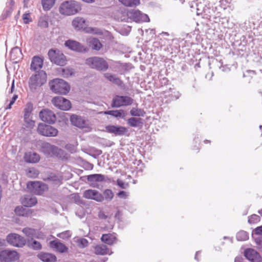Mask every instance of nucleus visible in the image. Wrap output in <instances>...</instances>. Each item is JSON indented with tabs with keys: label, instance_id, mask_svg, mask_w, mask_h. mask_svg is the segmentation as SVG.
<instances>
[{
	"label": "nucleus",
	"instance_id": "obj_8",
	"mask_svg": "<svg viewBox=\"0 0 262 262\" xmlns=\"http://www.w3.org/2000/svg\"><path fill=\"white\" fill-rule=\"evenodd\" d=\"M48 188L47 185L40 181H29L27 184V191L37 195H41Z\"/></svg>",
	"mask_w": 262,
	"mask_h": 262
},
{
	"label": "nucleus",
	"instance_id": "obj_60",
	"mask_svg": "<svg viewBox=\"0 0 262 262\" xmlns=\"http://www.w3.org/2000/svg\"><path fill=\"white\" fill-rule=\"evenodd\" d=\"M118 185L122 189H126L128 187V184L125 181H116Z\"/></svg>",
	"mask_w": 262,
	"mask_h": 262
},
{
	"label": "nucleus",
	"instance_id": "obj_43",
	"mask_svg": "<svg viewBox=\"0 0 262 262\" xmlns=\"http://www.w3.org/2000/svg\"><path fill=\"white\" fill-rule=\"evenodd\" d=\"M104 199L107 201L112 200L114 196V193L111 189H106L103 192V195H102Z\"/></svg>",
	"mask_w": 262,
	"mask_h": 262
},
{
	"label": "nucleus",
	"instance_id": "obj_15",
	"mask_svg": "<svg viewBox=\"0 0 262 262\" xmlns=\"http://www.w3.org/2000/svg\"><path fill=\"white\" fill-rule=\"evenodd\" d=\"M133 103V99L128 96H115L112 104V107H119L122 106L129 105Z\"/></svg>",
	"mask_w": 262,
	"mask_h": 262
},
{
	"label": "nucleus",
	"instance_id": "obj_25",
	"mask_svg": "<svg viewBox=\"0 0 262 262\" xmlns=\"http://www.w3.org/2000/svg\"><path fill=\"white\" fill-rule=\"evenodd\" d=\"M72 26L75 29L80 30L81 29H85L86 25L85 20L83 18L77 17L73 20Z\"/></svg>",
	"mask_w": 262,
	"mask_h": 262
},
{
	"label": "nucleus",
	"instance_id": "obj_59",
	"mask_svg": "<svg viewBox=\"0 0 262 262\" xmlns=\"http://www.w3.org/2000/svg\"><path fill=\"white\" fill-rule=\"evenodd\" d=\"M255 242L258 249L262 250V237H258L255 239Z\"/></svg>",
	"mask_w": 262,
	"mask_h": 262
},
{
	"label": "nucleus",
	"instance_id": "obj_42",
	"mask_svg": "<svg viewBox=\"0 0 262 262\" xmlns=\"http://www.w3.org/2000/svg\"><path fill=\"white\" fill-rule=\"evenodd\" d=\"M23 232L28 237L32 238L35 234V230L30 228H25Z\"/></svg>",
	"mask_w": 262,
	"mask_h": 262
},
{
	"label": "nucleus",
	"instance_id": "obj_10",
	"mask_svg": "<svg viewBox=\"0 0 262 262\" xmlns=\"http://www.w3.org/2000/svg\"><path fill=\"white\" fill-rule=\"evenodd\" d=\"M19 254L15 250L6 249L0 251L1 262H18Z\"/></svg>",
	"mask_w": 262,
	"mask_h": 262
},
{
	"label": "nucleus",
	"instance_id": "obj_41",
	"mask_svg": "<svg viewBox=\"0 0 262 262\" xmlns=\"http://www.w3.org/2000/svg\"><path fill=\"white\" fill-rule=\"evenodd\" d=\"M260 221V216L257 214H253L248 217V222L250 224H255L259 222Z\"/></svg>",
	"mask_w": 262,
	"mask_h": 262
},
{
	"label": "nucleus",
	"instance_id": "obj_6",
	"mask_svg": "<svg viewBox=\"0 0 262 262\" xmlns=\"http://www.w3.org/2000/svg\"><path fill=\"white\" fill-rule=\"evenodd\" d=\"M86 64L92 69L99 71H106L108 69V64L103 58L92 57L86 59Z\"/></svg>",
	"mask_w": 262,
	"mask_h": 262
},
{
	"label": "nucleus",
	"instance_id": "obj_5",
	"mask_svg": "<svg viewBox=\"0 0 262 262\" xmlns=\"http://www.w3.org/2000/svg\"><path fill=\"white\" fill-rule=\"evenodd\" d=\"M48 54L49 59L52 63L60 66H63L67 63L66 56L57 49L49 50Z\"/></svg>",
	"mask_w": 262,
	"mask_h": 262
},
{
	"label": "nucleus",
	"instance_id": "obj_62",
	"mask_svg": "<svg viewBox=\"0 0 262 262\" xmlns=\"http://www.w3.org/2000/svg\"><path fill=\"white\" fill-rule=\"evenodd\" d=\"M160 83H161V85L162 88L163 86L167 85L169 81V80H168V79L167 78L163 77L162 76H161L160 77Z\"/></svg>",
	"mask_w": 262,
	"mask_h": 262
},
{
	"label": "nucleus",
	"instance_id": "obj_32",
	"mask_svg": "<svg viewBox=\"0 0 262 262\" xmlns=\"http://www.w3.org/2000/svg\"><path fill=\"white\" fill-rule=\"evenodd\" d=\"M123 5L127 7H135L140 4V0H118Z\"/></svg>",
	"mask_w": 262,
	"mask_h": 262
},
{
	"label": "nucleus",
	"instance_id": "obj_3",
	"mask_svg": "<svg viewBox=\"0 0 262 262\" xmlns=\"http://www.w3.org/2000/svg\"><path fill=\"white\" fill-rule=\"evenodd\" d=\"M81 10L79 4L75 1H65L60 6L59 12L63 15H74Z\"/></svg>",
	"mask_w": 262,
	"mask_h": 262
},
{
	"label": "nucleus",
	"instance_id": "obj_46",
	"mask_svg": "<svg viewBox=\"0 0 262 262\" xmlns=\"http://www.w3.org/2000/svg\"><path fill=\"white\" fill-rule=\"evenodd\" d=\"M164 35L168 36L169 34L167 32H162L160 34V35L158 36H160V39H159V41L161 48L167 45L169 42L168 40H167V39H165L164 38H162V37Z\"/></svg>",
	"mask_w": 262,
	"mask_h": 262
},
{
	"label": "nucleus",
	"instance_id": "obj_17",
	"mask_svg": "<svg viewBox=\"0 0 262 262\" xmlns=\"http://www.w3.org/2000/svg\"><path fill=\"white\" fill-rule=\"evenodd\" d=\"M64 46L69 49L78 52H84L86 51V48L81 45L80 42L72 40L69 39L65 41Z\"/></svg>",
	"mask_w": 262,
	"mask_h": 262
},
{
	"label": "nucleus",
	"instance_id": "obj_12",
	"mask_svg": "<svg viewBox=\"0 0 262 262\" xmlns=\"http://www.w3.org/2000/svg\"><path fill=\"white\" fill-rule=\"evenodd\" d=\"M51 101L55 107L61 110L68 111L72 106L71 102L62 97H55L52 99Z\"/></svg>",
	"mask_w": 262,
	"mask_h": 262
},
{
	"label": "nucleus",
	"instance_id": "obj_34",
	"mask_svg": "<svg viewBox=\"0 0 262 262\" xmlns=\"http://www.w3.org/2000/svg\"><path fill=\"white\" fill-rule=\"evenodd\" d=\"M159 39H160V36H155L154 39H151L148 40V45L152 43V47L151 48V50L155 51L156 49H159V48H162Z\"/></svg>",
	"mask_w": 262,
	"mask_h": 262
},
{
	"label": "nucleus",
	"instance_id": "obj_49",
	"mask_svg": "<svg viewBox=\"0 0 262 262\" xmlns=\"http://www.w3.org/2000/svg\"><path fill=\"white\" fill-rule=\"evenodd\" d=\"M219 3V7H218V8H220V11L222 9L225 10L226 9L229 4L227 0H220Z\"/></svg>",
	"mask_w": 262,
	"mask_h": 262
},
{
	"label": "nucleus",
	"instance_id": "obj_39",
	"mask_svg": "<svg viewBox=\"0 0 262 262\" xmlns=\"http://www.w3.org/2000/svg\"><path fill=\"white\" fill-rule=\"evenodd\" d=\"M236 237L238 241H245L249 239V234L245 231L241 230L237 233Z\"/></svg>",
	"mask_w": 262,
	"mask_h": 262
},
{
	"label": "nucleus",
	"instance_id": "obj_58",
	"mask_svg": "<svg viewBox=\"0 0 262 262\" xmlns=\"http://www.w3.org/2000/svg\"><path fill=\"white\" fill-rule=\"evenodd\" d=\"M130 113L131 115L133 116H140L141 115H142L141 111L136 109L131 110Z\"/></svg>",
	"mask_w": 262,
	"mask_h": 262
},
{
	"label": "nucleus",
	"instance_id": "obj_54",
	"mask_svg": "<svg viewBox=\"0 0 262 262\" xmlns=\"http://www.w3.org/2000/svg\"><path fill=\"white\" fill-rule=\"evenodd\" d=\"M57 236L62 238H68L71 236L70 232L69 231H66L65 232H63L62 233H60L58 234H57Z\"/></svg>",
	"mask_w": 262,
	"mask_h": 262
},
{
	"label": "nucleus",
	"instance_id": "obj_33",
	"mask_svg": "<svg viewBox=\"0 0 262 262\" xmlns=\"http://www.w3.org/2000/svg\"><path fill=\"white\" fill-rule=\"evenodd\" d=\"M104 76L108 80L118 85H121L122 84V81L119 78L116 77L114 75L110 73H105Z\"/></svg>",
	"mask_w": 262,
	"mask_h": 262
},
{
	"label": "nucleus",
	"instance_id": "obj_40",
	"mask_svg": "<svg viewBox=\"0 0 262 262\" xmlns=\"http://www.w3.org/2000/svg\"><path fill=\"white\" fill-rule=\"evenodd\" d=\"M73 70L70 68H62L59 72V74L63 77H68L73 75Z\"/></svg>",
	"mask_w": 262,
	"mask_h": 262
},
{
	"label": "nucleus",
	"instance_id": "obj_51",
	"mask_svg": "<svg viewBox=\"0 0 262 262\" xmlns=\"http://www.w3.org/2000/svg\"><path fill=\"white\" fill-rule=\"evenodd\" d=\"M32 249L36 250H40L41 249V245L40 243L36 241H33L31 245Z\"/></svg>",
	"mask_w": 262,
	"mask_h": 262
},
{
	"label": "nucleus",
	"instance_id": "obj_27",
	"mask_svg": "<svg viewBox=\"0 0 262 262\" xmlns=\"http://www.w3.org/2000/svg\"><path fill=\"white\" fill-rule=\"evenodd\" d=\"M43 65V59L39 56H34L33 57L31 64V69L33 71L39 70Z\"/></svg>",
	"mask_w": 262,
	"mask_h": 262
},
{
	"label": "nucleus",
	"instance_id": "obj_11",
	"mask_svg": "<svg viewBox=\"0 0 262 262\" xmlns=\"http://www.w3.org/2000/svg\"><path fill=\"white\" fill-rule=\"evenodd\" d=\"M37 131L39 134L46 137H55L58 133L56 128L43 123L38 124Z\"/></svg>",
	"mask_w": 262,
	"mask_h": 262
},
{
	"label": "nucleus",
	"instance_id": "obj_18",
	"mask_svg": "<svg viewBox=\"0 0 262 262\" xmlns=\"http://www.w3.org/2000/svg\"><path fill=\"white\" fill-rule=\"evenodd\" d=\"M244 256L251 262H262V257L256 250L248 248L245 250Z\"/></svg>",
	"mask_w": 262,
	"mask_h": 262
},
{
	"label": "nucleus",
	"instance_id": "obj_4",
	"mask_svg": "<svg viewBox=\"0 0 262 262\" xmlns=\"http://www.w3.org/2000/svg\"><path fill=\"white\" fill-rule=\"evenodd\" d=\"M51 90L55 93L67 95L70 90V86L64 80L55 79L49 83Z\"/></svg>",
	"mask_w": 262,
	"mask_h": 262
},
{
	"label": "nucleus",
	"instance_id": "obj_44",
	"mask_svg": "<svg viewBox=\"0 0 262 262\" xmlns=\"http://www.w3.org/2000/svg\"><path fill=\"white\" fill-rule=\"evenodd\" d=\"M77 246L81 248H84L88 246L89 242L84 238H80L76 241Z\"/></svg>",
	"mask_w": 262,
	"mask_h": 262
},
{
	"label": "nucleus",
	"instance_id": "obj_48",
	"mask_svg": "<svg viewBox=\"0 0 262 262\" xmlns=\"http://www.w3.org/2000/svg\"><path fill=\"white\" fill-rule=\"evenodd\" d=\"M160 9V5L156 1H151L148 2V9Z\"/></svg>",
	"mask_w": 262,
	"mask_h": 262
},
{
	"label": "nucleus",
	"instance_id": "obj_13",
	"mask_svg": "<svg viewBox=\"0 0 262 262\" xmlns=\"http://www.w3.org/2000/svg\"><path fill=\"white\" fill-rule=\"evenodd\" d=\"M7 241L11 245L16 247H23L25 245L26 239L16 233H10L7 236Z\"/></svg>",
	"mask_w": 262,
	"mask_h": 262
},
{
	"label": "nucleus",
	"instance_id": "obj_63",
	"mask_svg": "<svg viewBox=\"0 0 262 262\" xmlns=\"http://www.w3.org/2000/svg\"><path fill=\"white\" fill-rule=\"evenodd\" d=\"M98 216L100 219L105 220L107 218V216L105 214L103 211H100L98 212Z\"/></svg>",
	"mask_w": 262,
	"mask_h": 262
},
{
	"label": "nucleus",
	"instance_id": "obj_37",
	"mask_svg": "<svg viewBox=\"0 0 262 262\" xmlns=\"http://www.w3.org/2000/svg\"><path fill=\"white\" fill-rule=\"evenodd\" d=\"M33 109V105L31 102H28L26 105L24 109V119L30 117Z\"/></svg>",
	"mask_w": 262,
	"mask_h": 262
},
{
	"label": "nucleus",
	"instance_id": "obj_29",
	"mask_svg": "<svg viewBox=\"0 0 262 262\" xmlns=\"http://www.w3.org/2000/svg\"><path fill=\"white\" fill-rule=\"evenodd\" d=\"M89 46L92 48L93 50L98 51L102 47V45L100 41L96 38H90L87 40Z\"/></svg>",
	"mask_w": 262,
	"mask_h": 262
},
{
	"label": "nucleus",
	"instance_id": "obj_21",
	"mask_svg": "<svg viewBox=\"0 0 262 262\" xmlns=\"http://www.w3.org/2000/svg\"><path fill=\"white\" fill-rule=\"evenodd\" d=\"M94 253L96 255H111L113 252L107 246L104 244H98L94 247Z\"/></svg>",
	"mask_w": 262,
	"mask_h": 262
},
{
	"label": "nucleus",
	"instance_id": "obj_47",
	"mask_svg": "<svg viewBox=\"0 0 262 262\" xmlns=\"http://www.w3.org/2000/svg\"><path fill=\"white\" fill-rule=\"evenodd\" d=\"M127 128L124 126H117L115 135L122 136L125 134L127 132Z\"/></svg>",
	"mask_w": 262,
	"mask_h": 262
},
{
	"label": "nucleus",
	"instance_id": "obj_64",
	"mask_svg": "<svg viewBox=\"0 0 262 262\" xmlns=\"http://www.w3.org/2000/svg\"><path fill=\"white\" fill-rule=\"evenodd\" d=\"M254 233L256 235H262V225L256 227L254 230Z\"/></svg>",
	"mask_w": 262,
	"mask_h": 262
},
{
	"label": "nucleus",
	"instance_id": "obj_55",
	"mask_svg": "<svg viewBox=\"0 0 262 262\" xmlns=\"http://www.w3.org/2000/svg\"><path fill=\"white\" fill-rule=\"evenodd\" d=\"M23 19L24 20V23L25 24H29L31 21V19L30 18V15L29 13H25L23 15Z\"/></svg>",
	"mask_w": 262,
	"mask_h": 262
},
{
	"label": "nucleus",
	"instance_id": "obj_28",
	"mask_svg": "<svg viewBox=\"0 0 262 262\" xmlns=\"http://www.w3.org/2000/svg\"><path fill=\"white\" fill-rule=\"evenodd\" d=\"M101 239L103 243L109 245H112L116 242L117 238L114 234L108 233L102 234Z\"/></svg>",
	"mask_w": 262,
	"mask_h": 262
},
{
	"label": "nucleus",
	"instance_id": "obj_56",
	"mask_svg": "<svg viewBox=\"0 0 262 262\" xmlns=\"http://www.w3.org/2000/svg\"><path fill=\"white\" fill-rule=\"evenodd\" d=\"M193 142L194 143V145L192 148V149L196 150H199V147L198 145H199L200 143V140L199 137H195L193 139Z\"/></svg>",
	"mask_w": 262,
	"mask_h": 262
},
{
	"label": "nucleus",
	"instance_id": "obj_45",
	"mask_svg": "<svg viewBox=\"0 0 262 262\" xmlns=\"http://www.w3.org/2000/svg\"><path fill=\"white\" fill-rule=\"evenodd\" d=\"M105 179L104 176L101 174H94L88 176V180H104Z\"/></svg>",
	"mask_w": 262,
	"mask_h": 262
},
{
	"label": "nucleus",
	"instance_id": "obj_36",
	"mask_svg": "<svg viewBox=\"0 0 262 262\" xmlns=\"http://www.w3.org/2000/svg\"><path fill=\"white\" fill-rule=\"evenodd\" d=\"M56 0H41L43 9L45 11L51 9L55 4Z\"/></svg>",
	"mask_w": 262,
	"mask_h": 262
},
{
	"label": "nucleus",
	"instance_id": "obj_30",
	"mask_svg": "<svg viewBox=\"0 0 262 262\" xmlns=\"http://www.w3.org/2000/svg\"><path fill=\"white\" fill-rule=\"evenodd\" d=\"M14 212L17 215L19 216H28L32 213V211L30 209H26L23 206H17L15 209Z\"/></svg>",
	"mask_w": 262,
	"mask_h": 262
},
{
	"label": "nucleus",
	"instance_id": "obj_52",
	"mask_svg": "<svg viewBox=\"0 0 262 262\" xmlns=\"http://www.w3.org/2000/svg\"><path fill=\"white\" fill-rule=\"evenodd\" d=\"M116 126L114 125H107L105 127V129L107 132L111 134H114L115 135L116 131Z\"/></svg>",
	"mask_w": 262,
	"mask_h": 262
},
{
	"label": "nucleus",
	"instance_id": "obj_9",
	"mask_svg": "<svg viewBox=\"0 0 262 262\" xmlns=\"http://www.w3.org/2000/svg\"><path fill=\"white\" fill-rule=\"evenodd\" d=\"M150 70L148 71L150 72V74H148V79L149 76L151 77L152 81H148V90L150 89L153 93L154 97L157 96V94L155 93L156 91L161 92L159 90V89L161 88L162 86L160 83V76L158 75V73L156 72H154L152 74L151 71V67H149ZM148 94H150L148 93ZM153 97V96H152Z\"/></svg>",
	"mask_w": 262,
	"mask_h": 262
},
{
	"label": "nucleus",
	"instance_id": "obj_7",
	"mask_svg": "<svg viewBox=\"0 0 262 262\" xmlns=\"http://www.w3.org/2000/svg\"><path fill=\"white\" fill-rule=\"evenodd\" d=\"M46 81V74L43 71H40L31 76L29 79V85L31 89H36L37 87L42 85Z\"/></svg>",
	"mask_w": 262,
	"mask_h": 262
},
{
	"label": "nucleus",
	"instance_id": "obj_35",
	"mask_svg": "<svg viewBox=\"0 0 262 262\" xmlns=\"http://www.w3.org/2000/svg\"><path fill=\"white\" fill-rule=\"evenodd\" d=\"M141 118H130L127 120V123L132 127L142 126V122Z\"/></svg>",
	"mask_w": 262,
	"mask_h": 262
},
{
	"label": "nucleus",
	"instance_id": "obj_24",
	"mask_svg": "<svg viewBox=\"0 0 262 262\" xmlns=\"http://www.w3.org/2000/svg\"><path fill=\"white\" fill-rule=\"evenodd\" d=\"M37 257L43 262H55L57 260L54 254L49 253L40 252Z\"/></svg>",
	"mask_w": 262,
	"mask_h": 262
},
{
	"label": "nucleus",
	"instance_id": "obj_31",
	"mask_svg": "<svg viewBox=\"0 0 262 262\" xmlns=\"http://www.w3.org/2000/svg\"><path fill=\"white\" fill-rule=\"evenodd\" d=\"M104 114L105 115H110L116 118H124L125 116V113L122 110L105 111L104 112Z\"/></svg>",
	"mask_w": 262,
	"mask_h": 262
},
{
	"label": "nucleus",
	"instance_id": "obj_14",
	"mask_svg": "<svg viewBox=\"0 0 262 262\" xmlns=\"http://www.w3.org/2000/svg\"><path fill=\"white\" fill-rule=\"evenodd\" d=\"M41 150L48 156H57L60 154L61 149L56 146L51 145L48 142L42 143L41 146Z\"/></svg>",
	"mask_w": 262,
	"mask_h": 262
},
{
	"label": "nucleus",
	"instance_id": "obj_1",
	"mask_svg": "<svg viewBox=\"0 0 262 262\" xmlns=\"http://www.w3.org/2000/svg\"><path fill=\"white\" fill-rule=\"evenodd\" d=\"M157 96L152 97L151 94H148V132L150 129L153 130L151 120H157L159 113L172 101L177 100L181 96V93L174 89L169 88L167 91H156Z\"/></svg>",
	"mask_w": 262,
	"mask_h": 262
},
{
	"label": "nucleus",
	"instance_id": "obj_19",
	"mask_svg": "<svg viewBox=\"0 0 262 262\" xmlns=\"http://www.w3.org/2000/svg\"><path fill=\"white\" fill-rule=\"evenodd\" d=\"M83 197L87 199L94 200L97 202H101L104 200L102 194L95 190L89 189L83 193Z\"/></svg>",
	"mask_w": 262,
	"mask_h": 262
},
{
	"label": "nucleus",
	"instance_id": "obj_16",
	"mask_svg": "<svg viewBox=\"0 0 262 262\" xmlns=\"http://www.w3.org/2000/svg\"><path fill=\"white\" fill-rule=\"evenodd\" d=\"M39 117L42 121L50 124L54 123L56 120L55 114L49 109L41 111L39 113Z\"/></svg>",
	"mask_w": 262,
	"mask_h": 262
},
{
	"label": "nucleus",
	"instance_id": "obj_26",
	"mask_svg": "<svg viewBox=\"0 0 262 262\" xmlns=\"http://www.w3.org/2000/svg\"><path fill=\"white\" fill-rule=\"evenodd\" d=\"M24 160L28 163H37L40 160V156L35 152H27L24 156Z\"/></svg>",
	"mask_w": 262,
	"mask_h": 262
},
{
	"label": "nucleus",
	"instance_id": "obj_2",
	"mask_svg": "<svg viewBox=\"0 0 262 262\" xmlns=\"http://www.w3.org/2000/svg\"><path fill=\"white\" fill-rule=\"evenodd\" d=\"M191 11L195 10L197 15L208 20L211 24L224 25L228 22L226 17H222L220 8L215 4L211 5L209 0H194L189 3Z\"/></svg>",
	"mask_w": 262,
	"mask_h": 262
},
{
	"label": "nucleus",
	"instance_id": "obj_38",
	"mask_svg": "<svg viewBox=\"0 0 262 262\" xmlns=\"http://www.w3.org/2000/svg\"><path fill=\"white\" fill-rule=\"evenodd\" d=\"M26 174L28 178L34 179L38 177L39 171L35 168H29L26 170Z\"/></svg>",
	"mask_w": 262,
	"mask_h": 262
},
{
	"label": "nucleus",
	"instance_id": "obj_50",
	"mask_svg": "<svg viewBox=\"0 0 262 262\" xmlns=\"http://www.w3.org/2000/svg\"><path fill=\"white\" fill-rule=\"evenodd\" d=\"M26 124V127L29 128H32L35 125V121L28 117L27 119H24Z\"/></svg>",
	"mask_w": 262,
	"mask_h": 262
},
{
	"label": "nucleus",
	"instance_id": "obj_20",
	"mask_svg": "<svg viewBox=\"0 0 262 262\" xmlns=\"http://www.w3.org/2000/svg\"><path fill=\"white\" fill-rule=\"evenodd\" d=\"M49 246L60 253H66L68 251V248L58 239L50 241Z\"/></svg>",
	"mask_w": 262,
	"mask_h": 262
},
{
	"label": "nucleus",
	"instance_id": "obj_57",
	"mask_svg": "<svg viewBox=\"0 0 262 262\" xmlns=\"http://www.w3.org/2000/svg\"><path fill=\"white\" fill-rule=\"evenodd\" d=\"M38 25L40 27L47 28L48 27V22L43 19H40L38 21Z\"/></svg>",
	"mask_w": 262,
	"mask_h": 262
},
{
	"label": "nucleus",
	"instance_id": "obj_53",
	"mask_svg": "<svg viewBox=\"0 0 262 262\" xmlns=\"http://www.w3.org/2000/svg\"><path fill=\"white\" fill-rule=\"evenodd\" d=\"M18 96L17 95H14L13 97L11 98L10 103L8 105H7L5 107V110H9L12 107V105L14 103L16 100L17 99Z\"/></svg>",
	"mask_w": 262,
	"mask_h": 262
},
{
	"label": "nucleus",
	"instance_id": "obj_22",
	"mask_svg": "<svg viewBox=\"0 0 262 262\" xmlns=\"http://www.w3.org/2000/svg\"><path fill=\"white\" fill-rule=\"evenodd\" d=\"M21 203L25 207H31L35 206L37 203L36 197L30 195H24L21 198Z\"/></svg>",
	"mask_w": 262,
	"mask_h": 262
},
{
	"label": "nucleus",
	"instance_id": "obj_61",
	"mask_svg": "<svg viewBox=\"0 0 262 262\" xmlns=\"http://www.w3.org/2000/svg\"><path fill=\"white\" fill-rule=\"evenodd\" d=\"M117 195L122 199H126L128 196V193L125 191H120L117 193Z\"/></svg>",
	"mask_w": 262,
	"mask_h": 262
},
{
	"label": "nucleus",
	"instance_id": "obj_23",
	"mask_svg": "<svg viewBox=\"0 0 262 262\" xmlns=\"http://www.w3.org/2000/svg\"><path fill=\"white\" fill-rule=\"evenodd\" d=\"M70 120L73 125L79 128H82L86 127L87 126V123L85 120L80 116L73 115L71 116Z\"/></svg>",
	"mask_w": 262,
	"mask_h": 262
}]
</instances>
